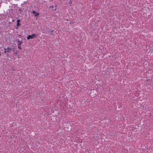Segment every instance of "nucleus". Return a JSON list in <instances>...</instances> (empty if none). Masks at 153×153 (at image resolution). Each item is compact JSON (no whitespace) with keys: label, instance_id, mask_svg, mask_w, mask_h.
I'll return each mask as SVG.
<instances>
[{"label":"nucleus","instance_id":"9b49d317","mask_svg":"<svg viewBox=\"0 0 153 153\" xmlns=\"http://www.w3.org/2000/svg\"><path fill=\"white\" fill-rule=\"evenodd\" d=\"M7 56L8 57V53H7Z\"/></svg>","mask_w":153,"mask_h":153},{"label":"nucleus","instance_id":"f257e3e1","mask_svg":"<svg viewBox=\"0 0 153 153\" xmlns=\"http://www.w3.org/2000/svg\"><path fill=\"white\" fill-rule=\"evenodd\" d=\"M36 35L35 34H32V35H29L27 37V39H33L35 37H36Z\"/></svg>","mask_w":153,"mask_h":153},{"label":"nucleus","instance_id":"ddd939ff","mask_svg":"<svg viewBox=\"0 0 153 153\" xmlns=\"http://www.w3.org/2000/svg\"><path fill=\"white\" fill-rule=\"evenodd\" d=\"M54 10H56V9L55 8Z\"/></svg>","mask_w":153,"mask_h":153},{"label":"nucleus","instance_id":"6e6552de","mask_svg":"<svg viewBox=\"0 0 153 153\" xmlns=\"http://www.w3.org/2000/svg\"><path fill=\"white\" fill-rule=\"evenodd\" d=\"M18 48L19 49H22L21 48V47L19 45V46H18Z\"/></svg>","mask_w":153,"mask_h":153},{"label":"nucleus","instance_id":"39448f33","mask_svg":"<svg viewBox=\"0 0 153 153\" xmlns=\"http://www.w3.org/2000/svg\"><path fill=\"white\" fill-rule=\"evenodd\" d=\"M20 25V23H17V26H19Z\"/></svg>","mask_w":153,"mask_h":153},{"label":"nucleus","instance_id":"423d86ee","mask_svg":"<svg viewBox=\"0 0 153 153\" xmlns=\"http://www.w3.org/2000/svg\"><path fill=\"white\" fill-rule=\"evenodd\" d=\"M20 21V20H19V19H18L17 21V23H19Z\"/></svg>","mask_w":153,"mask_h":153},{"label":"nucleus","instance_id":"0eeeda50","mask_svg":"<svg viewBox=\"0 0 153 153\" xmlns=\"http://www.w3.org/2000/svg\"><path fill=\"white\" fill-rule=\"evenodd\" d=\"M14 53L17 55L18 54V52L16 51V52H14Z\"/></svg>","mask_w":153,"mask_h":153},{"label":"nucleus","instance_id":"f8f14e48","mask_svg":"<svg viewBox=\"0 0 153 153\" xmlns=\"http://www.w3.org/2000/svg\"><path fill=\"white\" fill-rule=\"evenodd\" d=\"M12 51H14V50H12Z\"/></svg>","mask_w":153,"mask_h":153},{"label":"nucleus","instance_id":"1a4fd4ad","mask_svg":"<svg viewBox=\"0 0 153 153\" xmlns=\"http://www.w3.org/2000/svg\"><path fill=\"white\" fill-rule=\"evenodd\" d=\"M50 8H51L52 9L53 8V6H50L49 7Z\"/></svg>","mask_w":153,"mask_h":153},{"label":"nucleus","instance_id":"f03ea898","mask_svg":"<svg viewBox=\"0 0 153 153\" xmlns=\"http://www.w3.org/2000/svg\"><path fill=\"white\" fill-rule=\"evenodd\" d=\"M11 50V49L9 48V47L7 48H4V53H9L10 52Z\"/></svg>","mask_w":153,"mask_h":153},{"label":"nucleus","instance_id":"4468645a","mask_svg":"<svg viewBox=\"0 0 153 153\" xmlns=\"http://www.w3.org/2000/svg\"><path fill=\"white\" fill-rule=\"evenodd\" d=\"M1 55V53H0V55Z\"/></svg>","mask_w":153,"mask_h":153},{"label":"nucleus","instance_id":"9d476101","mask_svg":"<svg viewBox=\"0 0 153 153\" xmlns=\"http://www.w3.org/2000/svg\"><path fill=\"white\" fill-rule=\"evenodd\" d=\"M53 30L51 31V34H52V32H53Z\"/></svg>","mask_w":153,"mask_h":153},{"label":"nucleus","instance_id":"20e7f679","mask_svg":"<svg viewBox=\"0 0 153 153\" xmlns=\"http://www.w3.org/2000/svg\"><path fill=\"white\" fill-rule=\"evenodd\" d=\"M22 42V41H20L19 40H18V46H19V45H20L21 44Z\"/></svg>","mask_w":153,"mask_h":153},{"label":"nucleus","instance_id":"7ed1b4c3","mask_svg":"<svg viewBox=\"0 0 153 153\" xmlns=\"http://www.w3.org/2000/svg\"><path fill=\"white\" fill-rule=\"evenodd\" d=\"M32 13L33 14H34V15L35 16H37L38 15H39V13H36L34 10H33L32 11Z\"/></svg>","mask_w":153,"mask_h":153}]
</instances>
